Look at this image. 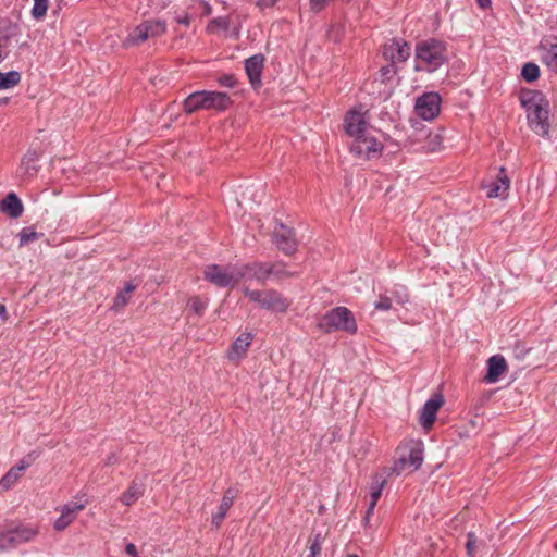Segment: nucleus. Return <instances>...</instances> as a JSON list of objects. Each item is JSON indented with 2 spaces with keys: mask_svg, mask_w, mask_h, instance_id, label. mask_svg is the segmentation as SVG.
<instances>
[{
  "mask_svg": "<svg viewBox=\"0 0 557 557\" xmlns=\"http://www.w3.org/2000/svg\"><path fill=\"white\" fill-rule=\"evenodd\" d=\"M521 107L525 110L529 127L539 136L549 134V101L540 90L522 89L519 94Z\"/></svg>",
  "mask_w": 557,
  "mask_h": 557,
  "instance_id": "f257e3e1",
  "label": "nucleus"
},
{
  "mask_svg": "<svg viewBox=\"0 0 557 557\" xmlns=\"http://www.w3.org/2000/svg\"><path fill=\"white\" fill-rule=\"evenodd\" d=\"M414 58L416 71L434 72L448 62L446 44L434 38L421 40L416 45Z\"/></svg>",
  "mask_w": 557,
  "mask_h": 557,
  "instance_id": "f03ea898",
  "label": "nucleus"
},
{
  "mask_svg": "<svg viewBox=\"0 0 557 557\" xmlns=\"http://www.w3.org/2000/svg\"><path fill=\"white\" fill-rule=\"evenodd\" d=\"M230 103L231 99L225 92L201 90L190 94L183 101V109L187 114H193L199 110L224 111Z\"/></svg>",
  "mask_w": 557,
  "mask_h": 557,
  "instance_id": "7ed1b4c3",
  "label": "nucleus"
},
{
  "mask_svg": "<svg viewBox=\"0 0 557 557\" xmlns=\"http://www.w3.org/2000/svg\"><path fill=\"white\" fill-rule=\"evenodd\" d=\"M423 462V447L421 442H410L398 446L391 472L395 475L412 473Z\"/></svg>",
  "mask_w": 557,
  "mask_h": 557,
  "instance_id": "20e7f679",
  "label": "nucleus"
},
{
  "mask_svg": "<svg viewBox=\"0 0 557 557\" xmlns=\"http://www.w3.org/2000/svg\"><path fill=\"white\" fill-rule=\"evenodd\" d=\"M318 327L324 333L344 331L349 334L357 332V323L350 310L346 307H336L325 313L319 321Z\"/></svg>",
  "mask_w": 557,
  "mask_h": 557,
  "instance_id": "39448f33",
  "label": "nucleus"
},
{
  "mask_svg": "<svg viewBox=\"0 0 557 557\" xmlns=\"http://www.w3.org/2000/svg\"><path fill=\"white\" fill-rule=\"evenodd\" d=\"M203 275L208 282L218 287H234L245 276V273L237 264L226 267L210 264L205 269Z\"/></svg>",
  "mask_w": 557,
  "mask_h": 557,
  "instance_id": "423d86ee",
  "label": "nucleus"
},
{
  "mask_svg": "<svg viewBox=\"0 0 557 557\" xmlns=\"http://www.w3.org/2000/svg\"><path fill=\"white\" fill-rule=\"evenodd\" d=\"M243 293L249 300L258 304L262 309L285 312L289 307V301L274 289L252 290L244 287Z\"/></svg>",
  "mask_w": 557,
  "mask_h": 557,
  "instance_id": "0eeeda50",
  "label": "nucleus"
},
{
  "mask_svg": "<svg viewBox=\"0 0 557 557\" xmlns=\"http://www.w3.org/2000/svg\"><path fill=\"white\" fill-rule=\"evenodd\" d=\"M166 32V24L163 21H145L136 26L124 41L125 47L137 46L150 38L162 36Z\"/></svg>",
  "mask_w": 557,
  "mask_h": 557,
  "instance_id": "6e6552de",
  "label": "nucleus"
},
{
  "mask_svg": "<svg viewBox=\"0 0 557 557\" xmlns=\"http://www.w3.org/2000/svg\"><path fill=\"white\" fill-rule=\"evenodd\" d=\"M383 150V144L376 139L373 132L352 139L350 151L356 157L363 160L377 159Z\"/></svg>",
  "mask_w": 557,
  "mask_h": 557,
  "instance_id": "1a4fd4ad",
  "label": "nucleus"
},
{
  "mask_svg": "<svg viewBox=\"0 0 557 557\" xmlns=\"http://www.w3.org/2000/svg\"><path fill=\"white\" fill-rule=\"evenodd\" d=\"M344 128L346 134L352 139H357L358 137L373 132L364 113L355 109L347 112L344 120Z\"/></svg>",
  "mask_w": 557,
  "mask_h": 557,
  "instance_id": "9d476101",
  "label": "nucleus"
},
{
  "mask_svg": "<svg viewBox=\"0 0 557 557\" xmlns=\"http://www.w3.org/2000/svg\"><path fill=\"white\" fill-rule=\"evenodd\" d=\"M417 114L425 121H431L440 114L441 97L437 92H425L416 101Z\"/></svg>",
  "mask_w": 557,
  "mask_h": 557,
  "instance_id": "9b49d317",
  "label": "nucleus"
},
{
  "mask_svg": "<svg viewBox=\"0 0 557 557\" xmlns=\"http://www.w3.org/2000/svg\"><path fill=\"white\" fill-rule=\"evenodd\" d=\"M410 46L404 40L393 39L382 48L383 58L392 63L406 62L410 57Z\"/></svg>",
  "mask_w": 557,
  "mask_h": 557,
  "instance_id": "f8f14e48",
  "label": "nucleus"
},
{
  "mask_svg": "<svg viewBox=\"0 0 557 557\" xmlns=\"http://www.w3.org/2000/svg\"><path fill=\"white\" fill-rule=\"evenodd\" d=\"M444 404V398L441 394H435L423 406L420 412V424L424 429H430L436 418V413Z\"/></svg>",
  "mask_w": 557,
  "mask_h": 557,
  "instance_id": "ddd939ff",
  "label": "nucleus"
},
{
  "mask_svg": "<svg viewBox=\"0 0 557 557\" xmlns=\"http://www.w3.org/2000/svg\"><path fill=\"white\" fill-rule=\"evenodd\" d=\"M253 339V334L250 332L242 333L232 344L231 348L227 351V358L232 362H238L242 360L246 354L248 348L251 345Z\"/></svg>",
  "mask_w": 557,
  "mask_h": 557,
  "instance_id": "4468645a",
  "label": "nucleus"
},
{
  "mask_svg": "<svg viewBox=\"0 0 557 557\" xmlns=\"http://www.w3.org/2000/svg\"><path fill=\"white\" fill-rule=\"evenodd\" d=\"M510 186V180L505 173V169L500 168L499 173L495 181L486 182L483 184V188L486 190L488 198H496L504 196Z\"/></svg>",
  "mask_w": 557,
  "mask_h": 557,
  "instance_id": "2eb2a0df",
  "label": "nucleus"
},
{
  "mask_svg": "<svg viewBox=\"0 0 557 557\" xmlns=\"http://www.w3.org/2000/svg\"><path fill=\"white\" fill-rule=\"evenodd\" d=\"M85 508V504L69 503L61 508V515L54 522V529L65 530L77 517L78 512Z\"/></svg>",
  "mask_w": 557,
  "mask_h": 557,
  "instance_id": "dca6fc26",
  "label": "nucleus"
},
{
  "mask_svg": "<svg viewBox=\"0 0 557 557\" xmlns=\"http://www.w3.org/2000/svg\"><path fill=\"white\" fill-rule=\"evenodd\" d=\"M542 62L557 74V39H545L540 45Z\"/></svg>",
  "mask_w": 557,
  "mask_h": 557,
  "instance_id": "f3484780",
  "label": "nucleus"
},
{
  "mask_svg": "<svg viewBox=\"0 0 557 557\" xmlns=\"http://www.w3.org/2000/svg\"><path fill=\"white\" fill-rule=\"evenodd\" d=\"M240 271L245 273L243 278L257 280L264 282L271 274L272 268L268 263H252L239 265Z\"/></svg>",
  "mask_w": 557,
  "mask_h": 557,
  "instance_id": "a211bd4d",
  "label": "nucleus"
},
{
  "mask_svg": "<svg viewBox=\"0 0 557 557\" xmlns=\"http://www.w3.org/2000/svg\"><path fill=\"white\" fill-rule=\"evenodd\" d=\"M237 496V491L234 488H227L224 492L221 504L218 508V511L212 516V525L214 528H220L222 521L226 517L228 509L232 507L235 497Z\"/></svg>",
  "mask_w": 557,
  "mask_h": 557,
  "instance_id": "6ab92c4d",
  "label": "nucleus"
},
{
  "mask_svg": "<svg viewBox=\"0 0 557 557\" xmlns=\"http://www.w3.org/2000/svg\"><path fill=\"white\" fill-rule=\"evenodd\" d=\"M487 364L488 368L485 380L487 383H496L507 369L506 360L503 356L495 355L488 359Z\"/></svg>",
  "mask_w": 557,
  "mask_h": 557,
  "instance_id": "aec40b11",
  "label": "nucleus"
},
{
  "mask_svg": "<svg viewBox=\"0 0 557 557\" xmlns=\"http://www.w3.org/2000/svg\"><path fill=\"white\" fill-rule=\"evenodd\" d=\"M263 67V57L260 54L252 55L246 60L245 70L249 77L250 83L256 86L259 85L261 79V72Z\"/></svg>",
  "mask_w": 557,
  "mask_h": 557,
  "instance_id": "412c9836",
  "label": "nucleus"
},
{
  "mask_svg": "<svg viewBox=\"0 0 557 557\" xmlns=\"http://www.w3.org/2000/svg\"><path fill=\"white\" fill-rule=\"evenodd\" d=\"M0 210L7 215L16 219L23 213V205L14 193H10L0 202Z\"/></svg>",
  "mask_w": 557,
  "mask_h": 557,
  "instance_id": "4be33fe9",
  "label": "nucleus"
},
{
  "mask_svg": "<svg viewBox=\"0 0 557 557\" xmlns=\"http://www.w3.org/2000/svg\"><path fill=\"white\" fill-rule=\"evenodd\" d=\"M145 493V483L141 480H133L128 488L121 495L120 500L125 506H132Z\"/></svg>",
  "mask_w": 557,
  "mask_h": 557,
  "instance_id": "5701e85b",
  "label": "nucleus"
},
{
  "mask_svg": "<svg viewBox=\"0 0 557 557\" xmlns=\"http://www.w3.org/2000/svg\"><path fill=\"white\" fill-rule=\"evenodd\" d=\"M10 529L13 546L24 542H28L33 540L37 534V531L35 529L13 522L10 523Z\"/></svg>",
  "mask_w": 557,
  "mask_h": 557,
  "instance_id": "b1692460",
  "label": "nucleus"
},
{
  "mask_svg": "<svg viewBox=\"0 0 557 557\" xmlns=\"http://www.w3.org/2000/svg\"><path fill=\"white\" fill-rule=\"evenodd\" d=\"M25 468L24 463L11 468L0 480V492H5L12 488L22 476Z\"/></svg>",
  "mask_w": 557,
  "mask_h": 557,
  "instance_id": "393cba45",
  "label": "nucleus"
},
{
  "mask_svg": "<svg viewBox=\"0 0 557 557\" xmlns=\"http://www.w3.org/2000/svg\"><path fill=\"white\" fill-rule=\"evenodd\" d=\"M137 286L138 284L134 283L133 281L127 282L124 288L116 294L111 310L120 311L123 307H125L131 299L132 293L137 288Z\"/></svg>",
  "mask_w": 557,
  "mask_h": 557,
  "instance_id": "a878e982",
  "label": "nucleus"
},
{
  "mask_svg": "<svg viewBox=\"0 0 557 557\" xmlns=\"http://www.w3.org/2000/svg\"><path fill=\"white\" fill-rule=\"evenodd\" d=\"M384 484L385 481L383 479H375L370 486V502L364 517L366 522L369 521L370 516L373 513L376 503L382 495Z\"/></svg>",
  "mask_w": 557,
  "mask_h": 557,
  "instance_id": "bb28decb",
  "label": "nucleus"
},
{
  "mask_svg": "<svg viewBox=\"0 0 557 557\" xmlns=\"http://www.w3.org/2000/svg\"><path fill=\"white\" fill-rule=\"evenodd\" d=\"M273 239L277 244L298 240L296 238V234H295L294 230L283 223H280V222H276L275 226L273 228Z\"/></svg>",
  "mask_w": 557,
  "mask_h": 557,
  "instance_id": "cd10ccee",
  "label": "nucleus"
},
{
  "mask_svg": "<svg viewBox=\"0 0 557 557\" xmlns=\"http://www.w3.org/2000/svg\"><path fill=\"white\" fill-rule=\"evenodd\" d=\"M38 161V156L36 152H28L26 153L21 161V171L22 175L32 177L36 172V163Z\"/></svg>",
  "mask_w": 557,
  "mask_h": 557,
  "instance_id": "c85d7f7f",
  "label": "nucleus"
},
{
  "mask_svg": "<svg viewBox=\"0 0 557 557\" xmlns=\"http://www.w3.org/2000/svg\"><path fill=\"white\" fill-rule=\"evenodd\" d=\"M21 82V74L17 71L7 73L0 72V89H10Z\"/></svg>",
  "mask_w": 557,
  "mask_h": 557,
  "instance_id": "c756f323",
  "label": "nucleus"
},
{
  "mask_svg": "<svg viewBox=\"0 0 557 557\" xmlns=\"http://www.w3.org/2000/svg\"><path fill=\"white\" fill-rule=\"evenodd\" d=\"M44 239V233L36 232L33 226L24 227L20 232L21 244H27L29 242H39Z\"/></svg>",
  "mask_w": 557,
  "mask_h": 557,
  "instance_id": "7c9ffc66",
  "label": "nucleus"
},
{
  "mask_svg": "<svg viewBox=\"0 0 557 557\" xmlns=\"http://www.w3.org/2000/svg\"><path fill=\"white\" fill-rule=\"evenodd\" d=\"M230 26L231 22L228 17H216L208 23L207 32L210 34H215L219 30H227Z\"/></svg>",
  "mask_w": 557,
  "mask_h": 557,
  "instance_id": "2f4dec72",
  "label": "nucleus"
},
{
  "mask_svg": "<svg viewBox=\"0 0 557 557\" xmlns=\"http://www.w3.org/2000/svg\"><path fill=\"white\" fill-rule=\"evenodd\" d=\"M13 547L10 523L0 525V552Z\"/></svg>",
  "mask_w": 557,
  "mask_h": 557,
  "instance_id": "473e14b6",
  "label": "nucleus"
},
{
  "mask_svg": "<svg viewBox=\"0 0 557 557\" xmlns=\"http://www.w3.org/2000/svg\"><path fill=\"white\" fill-rule=\"evenodd\" d=\"M442 143H443V137H442L441 133H438V132L430 133L428 135L424 149L428 152L437 151L441 148Z\"/></svg>",
  "mask_w": 557,
  "mask_h": 557,
  "instance_id": "72a5a7b5",
  "label": "nucleus"
},
{
  "mask_svg": "<svg viewBox=\"0 0 557 557\" xmlns=\"http://www.w3.org/2000/svg\"><path fill=\"white\" fill-rule=\"evenodd\" d=\"M521 75L527 82H534L540 76V69L535 63H527L522 67Z\"/></svg>",
  "mask_w": 557,
  "mask_h": 557,
  "instance_id": "f704fd0d",
  "label": "nucleus"
},
{
  "mask_svg": "<svg viewBox=\"0 0 557 557\" xmlns=\"http://www.w3.org/2000/svg\"><path fill=\"white\" fill-rule=\"evenodd\" d=\"M324 542V536L320 533L315 534L310 542V554L308 557H320L322 550V543Z\"/></svg>",
  "mask_w": 557,
  "mask_h": 557,
  "instance_id": "c9c22d12",
  "label": "nucleus"
},
{
  "mask_svg": "<svg viewBox=\"0 0 557 557\" xmlns=\"http://www.w3.org/2000/svg\"><path fill=\"white\" fill-rule=\"evenodd\" d=\"M48 10V0H34L32 15L35 20H41Z\"/></svg>",
  "mask_w": 557,
  "mask_h": 557,
  "instance_id": "e433bc0d",
  "label": "nucleus"
},
{
  "mask_svg": "<svg viewBox=\"0 0 557 557\" xmlns=\"http://www.w3.org/2000/svg\"><path fill=\"white\" fill-rule=\"evenodd\" d=\"M188 308L197 315H202L207 308V302L202 301L200 297L194 296L188 300Z\"/></svg>",
  "mask_w": 557,
  "mask_h": 557,
  "instance_id": "4c0bfd02",
  "label": "nucleus"
},
{
  "mask_svg": "<svg viewBox=\"0 0 557 557\" xmlns=\"http://www.w3.org/2000/svg\"><path fill=\"white\" fill-rule=\"evenodd\" d=\"M468 540H467V543H466V549H467V553L470 557H473V555L475 554L476 552V536L474 533L470 532L468 533L467 535Z\"/></svg>",
  "mask_w": 557,
  "mask_h": 557,
  "instance_id": "58836bf2",
  "label": "nucleus"
},
{
  "mask_svg": "<svg viewBox=\"0 0 557 557\" xmlns=\"http://www.w3.org/2000/svg\"><path fill=\"white\" fill-rule=\"evenodd\" d=\"M374 307L377 310L387 311L392 308V300L386 296H380Z\"/></svg>",
  "mask_w": 557,
  "mask_h": 557,
  "instance_id": "ea45409f",
  "label": "nucleus"
},
{
  "mask_svg": "<svg viewBox=\"0 0 557 557\" xmlns=\"http://www.w3.org/2000/svg\"><path fill=\"white\" fill-rule=\"evenodd\" d=\"M332 0H310L311 10L320 12L323 10Z\"/></svg>",
  "mask_w": 557,
  "mask_h": 557,
  "instance_id": "a19ab883",
  "label": "nucleus"
},
{
  "mask_svg": "<svg viewBox=\"0 0 557 557\" xmlns=\"http://www.w3.org/2000/svg\"><path fill=\"white\" fill-rule=\"evenodd\" d=\"M219 83L222 85V86H225V87H228V88H232L235 86V83H236V79L233 75H230V74H225L223 76H221L219 78Z\"/></svg>",
  "mask_w": 557,
  "mask_h": 557,
  "instance_id": "79ce46f5",
  "label": "nucleus"
},
{
  "mask_svg": "<svg viewBox=\"0 0 557 557\" xmlns=\"http://www.w3.org/2000/svg\"><path fill=\"white\" fill-rule=\"evenodd\" d=\"M380 72L383 78L388 77L392 73L396 72V70L394 69V63L383 66Z\"/></svg>",
  "mask_w": 557,
  "mask_h": 557,
  "instance_id": "37998d69",
  "label": "nucleus"
},
{
  "mask_svg": "<svg viewBox=\"0 0 557 557\" xmlns=\"http://www.w3.org/2000/svg\"><path fill=\"white\" fill-rule=\"evenodd\" d=\"M278 0H257L256 5L263 9L273 7Z\"/></svg>",
  "mask_w": 557,
  "mask_h": 557,
  "instance_id": "c03bdc74",
  "label": "nucleus"
},
{
  "mask_svg": "<svg viewBox=\"0 0 557 557\" xmlns=\"http://www.w3.org/2000/svg\"><path fill=\"white\" fill-rule=\"evenodd\" d=\"M175 21L178 24H183L185 26H188L190 24V16L187 13H184L183 15H177Z\"/></svg>",
  "mask_w": 557,
  "mask_h": 557,
  "instance_id": "a18cd8bd",
  "label": "nucleus"
},
{
  "mask_svg": "<svg viewBox=\"0 0 557 557\" xmlns=\"http://www.w3.org/2000/svg\"><path fill=\"white\" fill-rule=\"evenodd\" d=\"M395 297H396V300L397 302L399 304H405L408 301V295L407 293L404 290V292H396L395 293Z\"/></svg>",
  "mask_w": 557,
  "mask_h": 557,
  "instance_id": "49530a36",
  "label": "nucleus"
},
{
  "mask_svg": "<svg viewBox=\"0 0 557 557\" xmlns=\"http://www.w3.org/2000/svg\"><path fill=\"white\" fill-rule=\"evenodd\" d=\"M125 552H126V554H128L129 556H133V557H137V555H138L137 548L133 543H128L126 545Z\"/></svg>",
  "mask_w": 557,
  "mask_h": 557,
  "instance_id": "de8ad7c7",
  "label": "nucleus"
},
{
  "mask_svg": "<svg viewBox=\"0 0 557 557\" xmlns=\"http://www.w3.org/2000/svg\"><path fill=\"white\" fill-rule=\"evenodd\" d=\"M116 462L117 456L114 453L110 454L104 460L106 466H112L115 465Z\"/></svg>",
  "mask_w": 557,
  "mask_h": 557,
  "instance_id": "09e8293b",
  "label": "nucleus"
},
{
  "mask_svg": "<svg viewBox=\"0 0 557 557\" xmlns=\"http://www.w3.org/2000/svg\"><path fill=\"white\" fill-rule=\"evenodd\" d=\"M478 2V5L481 8V9H488L492 4L491 0H476Z\"/></svg>",
  "mask_w": 557,
  "mask_h": 557,
  "instance_id": "8fccbe9b",
  "label": "nucleus"
},
{
  "mask_svg": "<svg viewBox=\"0 0 557 557\" xmlns=\"http://www.w3.org/2000/svg\"><path fill=\"white\" fill-rule=\"evenodd\" d=\"M0 318L2 321H7L8 314L4 305L0 304Z\"/></svg>",
  "mask_w": 557,
  "mask_h": 557,
  "instance_id": "3c124183",
  "label": "nucleus"
},
{
  "mask_svg": "<svg viewBox=\"0 0 557 557\" xmlns=\"http://www.w3.org/2000/svg\"><path fill=\"white\" fill-rule=\"evenodd\" d=\"M252 222L256 224V226H257V227H261V225H260V219H253V221H252Z\"/></svg>",
  "mask_w": 557,
  "mask_h": 557,
  "instance_id": "603ef678",
  "label": "nucleus"
},
{
  "mask_svg": "<svg viewBox=\"0 0 557 557\" xmlns=\"http://www.w3.org/2000/svg\"><path fill=\"white\" fill-rule=\"evenodd\" d=\"M292 248H293V246H292V245H288V246H287V249H286V251H285V252H286V253H292V252H293V249H292Z\"/></svg>",
  "mask_w": 557,
  "mask_h": 557,
  "instance_id": "864d4df0",
  "label": "nucleus"
},
{
  "mask_svg": "<svg viewBox=\"0 0 557 557\" xmlns=\"http://www.w3.org/2000/svg\"><path fill=\"white\" fill-rule=\"evenodd\" d=\"M347 557H359V556H357V555H355V554H350V555H348Z\"/></svg>",
  "mask_w": 557,
  "mask_h": 557,
  "instance_id": "5fc2aeb1",
  "label": "nucleus"
}]
</instances>
